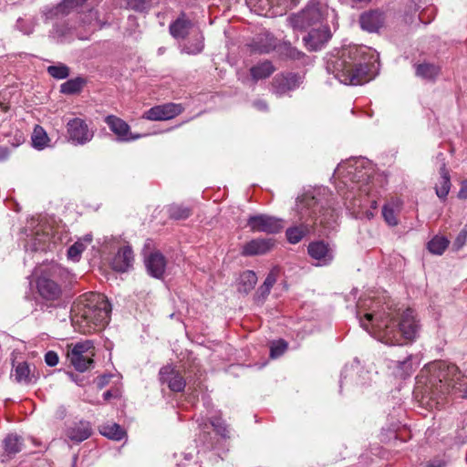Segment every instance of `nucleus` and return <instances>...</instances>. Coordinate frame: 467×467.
<instances>
[{"mask_svg": "<svg viewBox=\"0 0 467 467\" xmlns=\"http://www.w3.org/2000/svg\"><path fill=\"white\" fill-rule=\"evenodd\" d=\"M99 432L103 436L115 441L122 440L125 435V431L117 423H111L101 426Z\"/></svg>", "mask_w": 467, "mask_h": 467, "instance_id": "37", "label": "nucleus"}, {"mask_svg": "<svg viewBox=\"0 0 467 467\" xmlns=\"http://www.w3.org/2000/svg\"><path fill=\"white\" fill-rule=\"evenodd\" d=\"M72 14L79 16L82 26L102 27L105 25L98 17V12L89 6L88 0H63L44 13L47 19H61Z\"/></svg>", "mask_w": 467, "mask_h": 467, "instance_id": "7", "label": "nucleus"}, {"mask_svg": "<svg viewBox=\"0 0 467 467\" xmlns=\"http://www.w3.org/2000/svg\"><path fill=\"white\" fill-rule=\"evenodd\" d=\"M182 109L181 104L166 103L150 108L143 113L142 118L154 121L168 120L180 115Z\"/></svg>", "mask_w": 467, "mask_h": 467, "instance_id": "13", "label": "nucleus"}, {"mask_svg": "<svg viewBox=\"0 0 467 467\" xmlns=\"http://www.w3.org/2000/svg\"><path fill=\"white\" fill-rule=\"evenodd\" d=\"M92 241L91 235H86L83 240H79L76 242L73 245H71L67 250V257L72 261H78L80 258L81 253L86 249L87 244H90Z\"/></svg>", "mask_w": 467, "mask_h": 467, "instance_id": "36", "label": "nucleus"}, {"mask_svg": "<svg viewBox=\"0 0 467 467\" xmlns=\"http://www.w3.org/2000/svg\"><path fill=\"white\" fill-rule=\"evenodd\" d=\"M354 3L369 2L370 0H351Z\"/></svg>", "mask_w": 467, "mask_h": 467, "instance_id": "60", "label": "nucleus"}, {"mask_svg": "<svg viewBox=\"0 0 467 467\" xmlns=\"http://www.w3.org/2000/svg\"><path fill=\"white\" fill-rule=\"evenodd\" d=\"M9 156V150L6 147H0V161H5Z\"/></svg>", "mask_w": 467, "mask_h": 467, "instance_id": "51", "label": "nucleus"}, {"mask_svg": "<svg viewBox=\"0 0 467 467\" xmlns=\"http://www.w3.org/2000/svg\"><path fill=\"white\" fill-rule=\"evenodd\" d=\"M257 276L254 271H244L240 275L238 290L244 294H248L255 285Z\"/></svg>", "mask_w": 467, "mask_h": 467, "instance_id": "35", "label": "nucleus"}, {"mask_svg": "<svg viewBox=\"0 0 467 467\" xmlns=\"http://www.w3.org/2000/svg\"><path fill=\"white\" fill-rule=\"evenodd\" d=\"M275 282H276L275 275L273 273H270L266 276L264 284L259 287V289L257 291L259 297L265 298V296H267L270 293L271 288L273 287V285H275Z\"/></svg>", "mask_w": 467, "mask_h": 467, "instance_id": "44", "label": "nucleus"}, {"mask_svg": "<svg viewBox=\"0 0 467 467\" xmlns=\"http://www.w3.org/2000/svg\"><path fill=\"white\" fill-rule=\"evenodd\" d=\"M415 357L408 356L404 360L392 361L391 367L395 369V373L400 378H406L412 374L417 365Z\"/></svg>", "mask_w": 467, "mask_h": 467, "instance_id": "29", "label": "nucleus"}, {"mask_svg": "<svg viewBox=\"0 0 467 467\" xmlns=\"http://www.w3.org/2000/svg\"><path fill=\"white\" fill-rule=\"evenodd\" d=\"M211 424L213 427L214 431L223 437H226L228 434L227 428L224 422L219 418H213L211 420Z\"/></svg>", "mask_w": 467, "mask_h": 467, "instance_id": "46", "label": "nucleus"}, {"mask_svg": "<svg viewBox=\"0 0 467 467\" xmlns=\"http://www.w3.org/2000/svg\"><path fill=\"white\" fill-rule=\"evenodd\" d=\"M194 26V22L186 17L185 14H182L176 20H174L170 25L169 29H189Z\"/></svg>", "mask_w": 467, "mask_h": 467, "instance_id": "43", "label": "nucleus"}, {"mask_svg": "<svg viewBox=\"0 0 467 467\" xmlns=\"http://www.w3.org/2000/svg\"><path fill=\"white\" fill-rule=\"evenodd\" d=\"M67 133L69 141L74 145H84L89 142L94 136V132L80 118H74L67 121Z\"/></svg>", "mask_w": 467, "mask_h": 467, "instance_id": "11", "label": "nucleus"}, {"mask_svg": "<svg viewBox=\"0 0 467 467\" xmlns=\"http://www.w3.org/2000/svg\"><path fill=\"white\" fill-rule=\"evenodd\" d=\"M11 378L19 384L28 385L34 382V375L31 373L29 365L26 362L14 365Z\"/></svg>", "mask_w": 467, "mask_h": 467, "instance_id": "28", "label": "nucleus"}, {"mask_svg": "<svg viewBox=\"0 0 467 467\" xmlns=\"http://www.w3.org/2000/svg\"><path fill=\"white\" fill-rule=\"evenodd\" d=\"M415 75L427 81H434L441 73V67L428 61L415 63L413 65Z\"/></svg>", "mask_w": 467, "mask_h": 467, "instance_id": "26", "label": "nucleus"}, {"mask_svg": "<svg viewBox=\"0 0 467 467\" xmlns=\"http://www.w3.org/2000/svg\"><path fill=\"white\" fill-rule=\"evenodd\" d=\"M422 373L431 375L430 383L434 388L431 390V397L441 394V400H437V405L443 402L445 396L451 392H460L463 394L467 389V376L461 372L454 364H449L445 361H435L429 364Z\"/></svg>", "mask_w": 467, "mask_h": 467, "instance_id": "5", "label": "nucleus"}, {"mask_svg": "<svg viewBox=\"0 0 467 467\" xmlns=\"http://www.w3.org/2000/svg\"><path fill=\"white\" fill-rule=\"evenodd\" d=\"M169 216L175 220L187 219L192 214V209L182 204H171L168 206Z\"/></svg>", "mask_w": 467, "mask_h": 467, "instance_id": "39", "label": "nucleus"}, {"mask_svg": "<svg viewBox=\"0 0 467 467\" xmlns=\"http://www.w3.org/2000/svg\"><path fill=\"white\" fill-rule=\"evenodd\" d=\"M426 467H431V466H426Z\"/></svg>", "mask_w": 467, "mask_h": 467, "instance_id": "62", "label": "nucleus"}, {"mask_svg": "<svg viewBox=\"0 0 467 467\" xmlns=\"http://www.w3.org/2000/svg\"><path fill=\"white\" fill-rule=\"evenodd\" d=\"M79 31H52L49 36L50 39L57 44H68L73 41L75 37L78 39H88V36H84L78 34Z\"/></svg>", "mask_w": 467, "mask_h": 467, "instance_id": "33", "label": "nucleus"}, {"mask_svg": "<svg viewBox=\"0 0 467 467\" xmlns=\"http://www.w3.org/2000/svg\"><path fill=\"white\" fill-rule=\"evenodd\" d=\"M39 249H43V248L42 247H38L36 244L34 245V247H32V251H37Z\"/></svg>", "mask_w": 467, "mask_h": 467, "instance_id": "61", "label": "nucleus"}, {"mask_svg": "<svg viewBox=\"0 0 467 467\" xmlns=\"http://www.w3.org/2000/svg\"><path fill=\"white\" fill-rule=\"evenodd\" d=\"M461 397H462V399L467 400V389H464L463 394H461Z\"/></svg>", "mask_w": 467, "mask_h": 467, "instance_id": "58", "label": "nucleus"}, {"mask_svg": "<svg viewBox=\"0 0 467 467\" xmlns=\"http://www.w3.org/2000/svg\"><path fill=\"white\" fill-rule=\"evenodd\" d=\"M134 255L130 246L120 248L112 259L111 265L115 271L126 272L131 266Z\"/></svg>", "mask_w": 467, "mask_h": 467, "instance_id": "25", "label": "nucleus"}, {"mask_svg": "<svg viewBox=\"0 0 467 467\" xmlns=\"http://www.w3.org/2000/svg\"><path fill=\"white\" fill-rule=\"evenodd\" d=\"M159 377L161 383L166 384L171 391L180 392L185 388L186 382L183 377L172 366L162 367L160 369Z\"/></svg>", "mask_w": 467, "mask_h": 467, "instance_id": "16", "label": "nucleus"}, {"mask_svg": "<svg viewBox=\"0 0 467 467\" xmlns=\"http://www.w3.org/2000/svg\"><path fill=\"white\" fill-rule=\"evenodd\" d=\"M331 37L330 31H308L303 37V41L308 50L317 51L323 48Z\"/></svg>", "mask_w": 467, "mask_h": 467, "instance_id": "23", "label": "nucleus"}, {"mask_svg": "<svg viewBox=\"0 0 467 467\" xmlns=\"http://www.w3.org/2000/svg\"><path fill=\"white\" fill-rule=\"evenodd\" d=\"M85 84L86 80L83 78L77 77L61 84L60 92L67 95L77 94L82 90Z\"/></svg>", "mask_w": 467, "mask_h": 467, "instance_id": "34", "label": "nucleus"}, {"mask_svg": "<svg viewBox=\"0 0 467 467\" xmlns=\"http://www.w3.org/2000/svg\"><path fill=\"white\" fill-rule=\"evenodd\" d=\"M374 210L372 209H368L367 210L365 213H364V217H366L367 219L370 220L374 217Z\"/></svg>", "mask_w": 467, "mask_h": 467, "instance_id": "55", "label": "nucleus"}, {"mask_svg": "<svg viewBox=\"0 0 467 467\" xmlns=\"http://www.w3.org/2000/svg\"><path fill=\"white\" fill-rule=\"evenodd\" d=\"M449 245V240L443 236H435L428 243V249L431 254L441 255Z\"/></svg>", "mask_w": 467, "mask_h": 467, "instance_id": "40", "label": "nucleus"}, {"mask_svg": "<svg viewBox=\"0 0 467 467\" xmlns=\"http://www.w3.org/2000/svg\"><path fill=\"white\" fill-rule=\"evenodd\" d=\"M275 71V67L269 60H265L250 68V74L254 81L265 79Z\"/></svg>", "mask_w": 467, "mask_h": 467, "instance_id": "30", "label": "nucleus"}, {"mask_svg": "<svg viewBox=\"0 0 467 467\" xmlns=\"http://www.w3.org/2000/svg\"><path fill=\"white\" fill-rule=\"evenodd\" d=\"M179 41L182 50L187 54H197L203 48V36L201 31H171Z\"/></svg>", "mask_w": 467, "mask_h": 467, "instance_id": "12", "label": "nucleus"}, {"mask_svg": "<svg viewBox=\"0 0 467 467\" xmlns=\"http://www.w3.org/2000/svg\"><path fill=\"white\" fill-rule=\"evenodd\" d=\"M247 226L250 228L251 232H260L268 234H277L284 228L282 219L265 213L249 216L247 219Z\"/></svg>", "mask_w": 467, "mask_h": 467, "instance_id": "10", "label": "nucleus"}, {"mask_svg": "<svg viewBox=\"0 0 467 467\" xmlns=\"http://www.w3.org/2000/svg\"><path fill=\"white\" fill-rule=\"evenodd\" d=\"M45 361L47 365L54 367L58 363V356L55 351H48L45 355Z\"/></svg>", "mask_w": 467, "mask_h": 467, "instance_id": "48", "label": "nucleus"}, {"mask_svg": "<svg viewBox=\"0 0 467 467\" xmlns=\"http://www.w3.org/2000/svg\"><path fill=\"white\" fill-rule=\"evenodd\" d=\"M402 201L395 198L384 204L382 207V216L386 223L389 226H396L399 223L398 214L402 208Z\"/></svg>", "mask_w": 467, "mask_h": 467, "instance_id": "27", "label": "nucleus"}, {"mask_svg": "<svg viewBox=\"0 0 467 467\" xmlns=\"http://www.w3.org/2000/svg\"><path fill=\"white\" fill-rule=\"evenodd\" d=\"M92 434V428L88 421L79 420L68 425L65 431L66 437L76 443L82 442Z\"/></svg>", "mask_w": 467, "mask_h": 467, "instance_id": "19", "label": "nucleus"}, {"mask_svg": "<svg viewBox=\"0 0 467 467\" xmlns=\"http://www.w3.org/2000/svg\"><path fill=\"white\" fill-rule=\"evenodd\" d=\"M23 446L24 440L21 436L15 433L7 434L2 441L3 453L1 454V461L10 460L22 451Z\"/></svg>", "mask_w": 467, "mask_h": 467, "instance_id": "22", "label": "nucleus"}, {"mask_svg": "<svg viewBox=\"0 0 467 467\" xmlns=\"http://www.w3.org/2000/svg\"><path fill=\"white\" fill-rule=\"evenodd\" d=\"M325 16H327V8L311 0L303 10L289 16V26L294 29H329V26L324 24Z\"/></svg>", "mask_w": 467, "mask_h": 467, "instance_id": "8", "label": "nucleus"}, {"mask_svg": "<svg viewBox=\"0 0 467 467\" xmlns=\"http://www.w3.org/2000/svg\"><path fill=\"white\" fill-rule=\"evenodd\" d=\"M254 48L255 50H257L258 52H260V53H268L272 49L271 47H266V46H264V47H254Z\"/></svg>", "mask_w": 467, "mask_h": 467, "instance_id": "54", "label": "nucleus"}, {"mask_svg": "<svg viewBox=\"0 0 467 467\" xmlns=\"http://www.w3.org/2000/svg\"><path fill=\"white\" fill-rule=\"evenodd\" d=\"M254 105L259 110H266L268 108L267 104L264 100H256Z\"/></svg>", "mask_w": 467, "mask_h": 467, "instance_id": "52", "label": "nucleus"}, {"mask_svg": "<svg viewBox=\"0 0 467 467\" xmlns=\"http://www.w3.org/2000/svg\"><path fill=\"white\" fill-rule=\"evenodd\" d=\"M352 368H348L346 367L341 374V380H340V388H342V385L344 381L346 380L348 375L351 372Z\"/></svg>", "mask_w": 467, "mask_h": 467, "instance_id": "53", "label": "nucleus"}, {"mask_svg": "<svg viewBox=\"0 0 467 467\" xmlns=\"http://www.w3.org/2000/svg\"><path fill=\"white\" fill-rule=\"evenodd\" d=\"M110 313L111 306L104 295L88 293L75 303L71 321L78 331L88 334L108 325Z\"/></svg>", "mask_w": 467, "mask_h": 467, "instance_id": "4", "label": "nucleus"}, {"mask_svg": "<svg viewBox=\"0 0 467 467\" xmlns=\"http://www.w3.org/2000/svg\"><path fill=\"white\" fill-rule=\"evenodd\" d=\"M440 175L441 178L439 183L436 185L435 191L437 196L440 199L444 200L447 197L451 189L450 174L444 162L441 164V167L440 169Z\"/></svg>", "mask_w": 467, "mask_h": 467, "instance_id": "31", "label": "nucleus"}, {"mask_svg": "<svg viewBox=\"0 0 467 467\" xmlns=\"http://www.w3.org/2000/svg\"><path fill=\"white\" fill-rule=\"evenodd\" d=\"M373 168L370 161L365 158L350 160L340 163L335 170L334 176L342 179V182L347 184L348 182L358 184V190L360 194L368 197H374V192L369 186L374 183Z\"/></svg>", "mask_w": 467, "mask_h": 467, "instance_id": "6", "label": "nucleus"}, {"mask_svg": "<svg viewBox=\"0 0 467 467\" xmlns=\"http://www.w3.org/2000/svg\"><path fill=\"white\" fill-rule=\"evenodd\" d=\"M369 202H370V209H372L374 211L377 210V208H378V202H377V200L371 199L369 201Z\"/></svg>", "mask_w": 467, "mask_h": 467, "instance_id": "56", "label": "nucleus"}, {"mask_svg": "<svg viewBox=\"0 0 467 467\" xmlns=\"http://www.w3.org/2000/svg\"><path fill=\"white\" fill-rule=\"evenodd\" d=\"M103 397H104L105 400H109L111 397V392L110 391H106L103 394Z\"/></svg>", "mask_w": 467, "mask_h": 467, "instance_id": "57", "label": "nucleus"}, {"mask_svg": "<svg viewBox=\"0 0 467 467\" xmlns=\"http://www.w3.org/2000/svg\"><path fill=\"white\" fill-rule=\"evenodd\" d=\"M77 461H78V456H77V455H75V456L73 457V463H72V467H75V466H76Z\"/></svg>", "mask_w": 467, "mask_h": 467, "instance_id": "59", "label": "nucleus"}, {"mask_svg": "<svg viewBox=\"0 0 467 467\" xmlns=\"http://www.w3.org/2000/svg\"><path fill=\"white\" fill-rule=\"evenodd\" d=\"M379 53L363 45L349 44L327 54L326 68L342 84L363 85L377 75Z\"/></svg>", "mask_w": 467, "mask_h": 467, "instance_id": "2", "label": "nucleus"}, {"mask_svg": "<svg viewBox=\"0 0 467 467\" xmlns=\"http://www.w3.org/2000/svg\"><path fill=\"white\" fill-rule=\"evenodd\" d=\"M321 192L325 193L326 189L308 191L297 198L296 211L301 223L286 230L285 235L290 244L299 243L310 232L309 221L324 225L330 224V221L335 222L334 210L325 209L320 202Z\"/></svg>", "mask_w": 467, "mask_h": 467, "instance_id": "3", "label": "nucleus"}, {"mask_svg": "<svg viewBox=\"0 0 467 467\" xmlns=\"http://www.w3.org/2000/svg\"><path fill=\"white\" fill-rule=\"evenodd\" d=\"M358 316L361 327L387 345H401L402 339L413 341L419 336V320L410 308L400 313L379 300L364 299L358 303Z\"/></svg>", "mask_w": 467, "mask_h": 467, "instance_id": "1", "label": "nucleus"}, {"mask_svg": "<svg viewBox=\"0 0 467 467\" xmlns=\"http://www.w3.org/2000/svg\"><path fill=\"white\" fill-rule=\"evenodd\" d=\"M47 73L56 79H65L69 76V67L63 64L57 63L53 66L47 67Z\"/></svg>", "mask_w": 467, "mask_h": 467, "instance_id": "41", "label": "nucleus"}, {"mask_svg": "<svg viewBox=\"0 0 467 467\" xmlns=\"http://www.w3.org/2000/svg\"><path fill=\"white\" fill-rule=\"evenodd\" d=\"M385 14L379 10L365 12L359 17L362 29H380L385 26Z\"/></svg>", "mask_w": 467, "mask_h": 467, "instance_id": "24", "label": "nucleus"}, {"mask_svg": "<svg viewBox=\"0 0 467 467\" xmlns=\"http://www.w3.org/2000/svg\"><path fill=\"white\" fill-rule=\"evenodd\" d=\"M275 244L272 238H256L246 243L242 248V255L254 256L269 252Z\"/></svg>", "mask_w": 467, "mask_h": 467, "instance_id": "21", "label": "nucleus"}, {"mask_svg": "<svg viewBox=\"0 0 467 467\" xmlns=\"http://www.w3.org/2000/svg\"><path fill=\"white\" fill-rule=\"evenodd\" d=\"M105 122L120 141H131L140 138V135H133L129 124L120 118L109 115L105 118Z\"/></svg>", "mask_w": 467, "mask_h": 467, "instance_id": "17", "label": "nucleus"}, {"mask_svg": "<svg viewBox=\"0 0 467 467\" xmlns=\"http://www.w3.org/2000/svg\"><path fill=\"white\" fill-rule=\"evenodd\" d=\"M145 266L148 273L155 277L161 278L166 269V258L159 251L150 253L144 258Z\"/></svg>", "mask_w": 467, "mask_h": 467, "instance_id": "20", "label": "nucleus"}, {"mask_svg": "<svg viewBox=\"0 0 467 467\" xmlns=\"http://www.w3.org/2000/svg\"><path fill=\"white\" fill-rule=\"evenodd\" d=\"M31 140H32V144H33L34 148H36L37 150H43L47 145V142L49 141L47 132L39 125H36L35 127Z\"/></svg>", "mask_w": 467, "mask_h": 467, "instance_id": "38", "label": "nucleus"}, {"mask_svg": "<svg viewBox=\"0 0 467 467\" xmlns=\"http://www.w3.org/2000/svg\"><path fill=\"white\" fill-rule=\"evenodd\" d=\"M466 240H467V231L465 229H463L458 234V236L454 242V245L456 246L457 249H460L464 245V244L466 243Z\"/></svg>", "mask_w": 467, "mask_h": 467, "instance_id": "49", "label": "nucleus"}, {"mask_svg": "<svg viewBox=\"0 0 467 467\" xmlns=\"http://www.w3.org/2000/svg\"><path fill=\"white\" fill-rule=\"evenodd\" d=\"M287 344L284 340L273 343L270 348V356L273 358L280 357L286 349Z\"/></svg>", "mask_w": 467, "mask_h": 467, "instance_id": "45", "label": "nucleus"}, {"mask_svg": "<svg viewBox=\"0 0 467 467\" xmlns=\"http://www.w3.org/2000/svg\"><path fill=\"white\" fill-rule=\"evenodd\" d=\"M300 83L301 78L297 74H277L272 82V91L277 96H282L298 88Z\"/></svg>", "mask_w": 467, "mask_h": 467, "instance_id": "15", "label": "nucleus"}, {"mask_svg": "<svg viewBox=\"0 0 467 467\" xmlns=\"http://www.w3.org/2000/svg\"><path fill=\"white\" fill-rule=\"evenodd\" d=\"M94 355V346L90 340L77 343L67 352L71 365L79 372H84L90 368Z\"/></svg>", "mask_w": 467, "mask_h": 467, "instance_id": "9", "label": "nucleus"}, {"mask_svg": "<svg viewBox=\"0 0 467 467\" xmlns=\"http://www.w3.org/2000/svg\"><path fill=\"white\" fill-rule=\"evenodd\" d=\"M152 0H122L127 8L143 12L150 7Z\"/></svg>", "mask_w": 467, "mask_h": 467, "instance_id": "42", "label": "nucleus"}, {"mask_svg": "<svg viewBox=\"0 0 467 467\" xmlns=\"http://www.w3.org/2000/svg\"><path fill=\"white\" fill-rule=\"evenodd\" d=\"M296 4L297 0H272L273 8L275 6L281 7V12L285 10L286 8H291L295 6Z\"/></svg>", "mask_w": 467, "mask_h": 467, "instance_id": "47", "label": "nucleus"}, {"mask_svg": "<svg viewBox=\"0 0 467 467\" xmlns=\"http://www.w3.org/2000/svg\"><path fill=\"white\" fill-rule=\"evenodd\" d=\"M458 197L460 199H467V180L462 182L461 189L458 192Z\"/></svg>", "mask_w": 467, "mask_h": 467, "instance_id": "50", "label": "nucleus"}, {"mask_svg": "<svg viewBox=\"0 0 467 467\" xmlns=\"http://www.w3.org/2000/svg\"><path fill=\"white\" fill-rule=\"evenodd\" d=\"M307 253L313 260L317 261V266L328 265L334 259V249L324 241L311 242L307 246Z\"/></svg>", "mask_w": 467, "mask_h": 467, "instance_id": "14", "label": "nucleus"}, {"mask_svg": "<svg viewBox=\"0 0 467 467\" xmlns=\"http://www.w3.org/2000/svg\"><path fill=\"white\" fill-rule=\"evenodd\" d=\"M36 287L39 296L47 301L59 299L62 293L60 285L54 280L46 276H40L37 279Z\"/></svg>", "mask_w": 467, "mask_h": 467, "instance_id": "18", "label": "nucleus"}, {"mask_svg": "<svg viewBox=\"0 0 467 467\" xmlns=\"http://www.w3.org/2000/svg\"><path fill=\"white\" fill-rule=\"evenodd\" d=\"M246 4L252 11L260 16H274L277 12H271L273 8L272 0H246Z\"/></svg>", "mask_w": 467, "mask_h": 467, "instance_id": "32", "label": "nucleus"}]
</instances>
